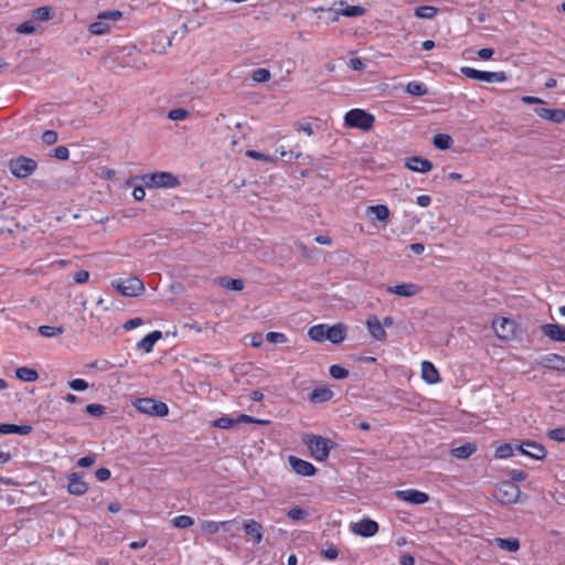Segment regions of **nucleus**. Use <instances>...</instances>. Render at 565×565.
Segmentation results:
<instances>
[{"instance_id":"nucleus-1","label":"nucleus","mask_w":565,"mask_h":565,"mask_svg":"<svg viewBox=\"0 0 565 565\" xmlns=\"http://www.w3.org/2000/svg\"><path fill=\"white\" fill-rule=\"evenodd\" d=\"M302 440L318 461L327 460L334 445L331 439L318 435H306Z\"/></svg>"},{"instance_id":"nucleus-59","label":"nucleus","mask_w":565,"mask_h":565,"mask_svg":"<svg viewBox=\"0 0 565 565\" xmlns=\"http://www.w3.org/2000/svg\"><path fill=\"white\" fill-rule=\"evenodd\" d=\"M95 463V456H84L82 457L78 461H77V465L81 467V468H88L90 466H93Z\"/></svg>"},{"instance_id":"nucleus-52","label":"nucleus","mask_w":565,"mask_h":565,"mask_svg":"<svg viewBox=\"0 0 565 565\" xmlns=\"http://www.w3.org/2000/svg\"><path fill=\"white\" fill-rule=\"evenodd\" d=\"M57 132L54 130H45L41 137L43 143L47 146L54 145L57 141Z\"/></svg>"},{"instance_id":"nucleus-64","label":"nucleus","mask_w":565,"mask_h":565,"mask_svg":"<svg viewBox=\"0 0 565 565\" xmlns=\"http://www.w3.org/2000/svg\"><path fill=\"white\" fill-rule=\"evenodd\" d=\"M494 50L490 47L480 49L478 51V56L482 60H489L493 56Z\"/></svg>"},{"instance_id":"nucleus-49","label":"nucleus","mask_w":565,"mask_h":565,"mask_svg":"<svg viewBox=\"0 0 565 565\" xmlns=\"http://www.w3.org/2000/svg\"><path fill=\"white\" fill-rule=\"evenodd\" d=\"M85 412L92 416H102L106 412V407L100 404H88Z\"/></svg>"},{"instance_id":"nucleus-32","label":"nucleus","mask_w":565,"mask_h":565,"mask_svg":"<svg viewBox=\"0 0 565 565\" xmlns=\"http://www.w3.org/2000/svg\"><path fill=\"white\" fill-rule=\"evenodd\" d=\"M369 214L373 215L377 221H385L390 216V210L384 204L371 205L367 207Z\"/></svg>"},{"instance_id":"nucleus-14","label":"nucleus","mask_w":565,"mask_h":565,"mask_svg":"<svg viewBox=\"0 0 565 565\" xmlns=\"http://www.w3.org/2000/svg\"><path fill=\"white\" fill-rule=\"evenodd\" d=\"M365 323H366V328H367L371 337L374 340L381 341V342H385L386 341L387 333H386L385 329L383 328L382 322L380 321V319L375 315L370 316L366 319Z\"/></svg>"},{"instance_id":"nucleus-20","label":"nucleus","mask_w":565,"mask_h":565,"mask_svg":"<svg viewBox=\"0 0 565 565\" xmlns=\"http://www.w3.org/2000/svg\"><path fill=\"white\" fill-rule=\"evenodd\" d=\"M33 427L31 425H15V424H8V423H0V434L1 435H10V434H18V435H29L32 433Z\"/></svg>"},{"instance_id":"nucleus-51","label":"nucleus","mask_w":565,"mask_h":565,"mask_svg":"<svg viewBox=\"0 0 565 565\" xmlns=\"http://www.w3.org/2000/svg\"><path fill=\"white\" fill-rule=\"evenodd\" d=\"M266 340L271 343H286L287 337L281 332L270 331L266 334Z\"/></svg>"},{"instance_id":"nucleus-36","label":"nucleus","mask_w":565,"mask_h":565,"mask_svg":"<svg viewBox=\"0 0 565 565\" xmlns=\"http://www.w3.org/2000/svg\"><path fill=\"white\" fill-rule=\"evenodd\" d=\"M32 18L39 21H47L53 18V9L49 6L39 7L33 10Z\"/></svg>"},{"instance_id":"nucleus-28","label":"nucleus","mask_w":565,"mask_h":565,"mask_svg":"<svg viewBox=\"0 0 565 565\" xmlns=\"http://www.w3.org/2000/svg\"><path fill=\"white\" fill-rule=\"evenodd\" d=\"M498 547L508 552H518L520 550V541L515 537H495L494 540Z\"/></svg>"},{"instance_id":"nucleus-38","label":"nucleus","mask_w":565,"mask_h":565,"mask_svg":"<svg viewBox=\"0 0 565 565\" xmlns=\"http://www.w3.org/2000/svg\"><path fill=\"white\" fill-rule=\"evenodd\" d=\"M514 454V447L511 443H503L495 449L494 457L498 459H507Z\"/></svg>"},{"instance_id":"nucleus-4","label":"nucleus","mask_w":565,"mask_h":565,"mask_svg":"<svg viewBox=\"0 0 565 565\" xmlns=\"http://www.w3.org/2000/svg\"><path fill=\"white\" fill-rule=\"evenodd\" d=\"M521 495L520 487L512 481H501L498 483L494 498L503 505H511L519 501Z\"/></svg>"},{"instance_id":"nucleus-7","label":"nucleus","mask_w":565,"mask_h":565,"mask_svg":"<svg viewBox=\"0 0 565 565\" xmlns=\"http://www.w3.org/2000/svg\"><path fill=\"white\" fill-rule=\"evenodd\" d=\"M461 73L467 76L468 78L481 81L486 83H493V82H505L508 79V76L504 72H487V71H479L469 66L461 67Z\"/></svg>"},{"instance_id":"nucleus-55","label":"nucleus","mask_w":565,"mask_h":565,"mask_svg":"<svg viewBox=\"0 0 565 565\" xmlns=\"http://www.w3.org/2000/svg\"><path fill=\"white\" fill-rule=\"evenodd\" d=\"M321 555L327 559H335L339 556V550L334 545L321 550Z\"/></svg>"},{"instance_id":"nucleus-10","label":"nucleus","mask_w":565,"mask_h":565,"mask_svg":"<svg viewBox=\"0 0 565 565\" xmlns=\"http://www.w3.org/2000/svg\"><path fill=\"white\" fill-rule=\"evenodd\" d=\"M379 523L369 518H364L356 523H353L351 530L354 534L362 537H371L379 532Z\"/></svg>"},{"instance_id":"nucleus-12","label":"nucleus","mask_w":565,"mask_h":565,"mask_svg":"<svg viewBox=\"0 0 565 565\" xmlns=\"http://www.w3.org/2000/svg\"><path fill=\"white\" fill-rule=\"evenodd\" d=\"M68 484L67 491L73 495H83L85 494L89 487L88 483L83 480V475L79 472H72L67 477Z\"/></svg>"},{"instance_id":"nucleus-61","label":"nucleus","mask_w":565,"mask_h":565,"mask_svg":"<svg viewBox=\"0 0 565 565\" xmlns=\"http://www.w3.org/2000/svg\"><path fill=\"white\" fill-rule=\"evenodd\" d=\"M203 530L211 533V534H214L218 531L220 529V524L216 523V522H213V521H206L203 523Z\"/></svg>"},{"instance_id":"nucleus-56","label":"nucleus","mask_w":565,"mask_h":565,"mask_svg":"<svg viewBox=\"0 0 565 565\" xmlns=\"http://www.w3.org/2000/svg\"><path fill=\"white\" fill-rule=\"evenodd\" d=\"M54 157L60 160H67L70 151L65 146H58L54 149Z\"/></svg>"},{"instance_id":"nucleus-46","label":"nucleus","mask_w":565,"mask_h":565,"mask_svg":"<svg viewBox=\"0 0 565 565\" xmlns=\"http://www.w3.org/2000/svg\"><path fill=\"white\" fill-rule=\"evenodd\" d=\"M36 31V24L32 20H28L19 24L17 32L21 34H33Z\"/></svg>"},{"instance_id":"nucleus-5","label":"nucleus","mask_w":565,"mask_h":565,"mask_svg":"<svg viewBox=\"0 0 565 565\" xmlns=\"http://www.w3.org/2000/svg\"><path fill=\"white\" fill-rule=\"evenodd\" d=\"M36 168V161L25 156H19L9 161V170L18 179L30 177Z\"/></svg>"},{"instance_id":"nucleus-8","label":"nucleus","mask_w":565,"mask_h":565,"mask_svg":"<svg viewBox=\"0 0 565 565\" xmlns=\"http://www.w3.org/2000/svg\"><path fill=\"white\" fill-rule=\"evenodd\" d=\"M113 286L126 297H136L145 291V285L138 277L113 282Z\"/></svg>"},{"instance_id":"nucleus-26","label":"nucleus","mask_w":565,"mask_h":565,"mask_svg":"<svg viewBox=\"0 0 565 565\" xmlns=\"http://www.w3.org/2000/svg\"><path fill=\"white\" fill-rule=\"evenodd\" d=\"M244 530L246 534L250 535L256 543H260L263 539V526L255 520H249L244 523Z\"/></svg>"},{"instance_id":"nucleus-29","label":"nucleus","mask_w":565,"mask_h":565,"mask_svg":"<svg viewBox=\"0 0 565 565\" xmlns=\"http://www.w3.org/2000/svg\"><path fill=\"white\" fill-rule=\"evenodd\" d=\"M15 376L23 382H35L39 379V373L34 369L21 366L15 370Z\"/></svg>"},{"instance_id":"nucleus-62","label":"nucleus","mask_w":565,"mask_h":565,"mask_svg":"<svg viewBox=\"0 0 565 565\" xmlns=\"http://www.w3.org/2000/svg\"><path fill=\"white\" fill-rule=\"evenodd\" d=\"M142 324L141 318H134L125 322L124 329L129 331Z\"/></svg>"},{"instance_id":"nucleus-24","label":"nucleus","mask_w":565,"mask_h":565,"mask_svg":"<svg viewBox=\"0 0 565 565\" xmlns=\"http://www.w3.org/2000/svg\"><path fill=\"white\" fill-rule=\"evenodd\" d=\"M477 451V445L475 443H466L459 447L452 448L450 455L458 459H468Z\"/></svg>"},{"instance_id":"nucleus-34","label":"nucleus","mask_w":565,"mask_h":565,"mask_svg":"<svg viewBox=\"0 0 565 565\" xmlns=\"http://www.w3.org/2000/svg\"><path fill=\"white\" fill-rule=\"evenodd\" d=\"M326 329H327L326 324L313 326L309 329L308 335L311 340H313L316 342H323L327 340Z\"/></svg>"},{"instance_id":"nucleus-25","label":"nucleus","mask_w":565,"mask_h":565,"mask_svg":"<svg viewBox=\"0 0 565 565\" xmlns=\"http://www.w3.org/2000/svg\"><path fill=\"white\" fill-rule=\"evenodd\" d=\"M333 397V392L329 387H318L315 388L310 395L309 401L311 403L318 404V403H324L330 401Z\"/></svg>"},{"instance_id":"nucleus-53","label":"nucleus","mask_w":565,"mask_h":565,"mask_svg":"<svg viewBox=\"0 0 565 565\" xmlns=\"http://www.w3.org/2000/svg\"><path fill=\"white\" fill-rule=\"evenodd\" d=\"M68 386L76 392H83L88 387V383L83 379H75L68 382Z\"/></svg>"},{"instance_id":"nucleus-19","label":"nucleus","mask_w":565,"mask_h":565,"mask_svg":"<svg viewBox=\"0 0 565 565\" xmlns=\"http://www.w3.org/2000/svg\"><path fill=\"white\" fill-rule=\"evenodd\" d=\"M420 287L413 282L401 284L387 288V291L401 297H413L418 294Z\"/></svg>"},{"instance_id":"nucleus-15","label":"nucleus","mask_w":565,"mask_h":565,"mask_svg":"<svg viewBox=\"0 0 565 565\" xmlns=\"http://www.w3.org/2000/svg\"><path fill=\"white\" fill-rule=\"evenodd\" d=\"M405 167L414 172L427 173L433 169V163L426 158L413 156L405 160Z\"/></svg>"},{"instance_id":"nucleus-16","label":"nucleus","mask_w":565,"mask_h":565,"mask_svg":"<svg viewBox=\"0 0 565 565\" xmlns=\"http://www.w3.org/2000/svg\"><path fill=\"white\" fill-rule=\"evenodd\" d=\"M327 340L333 344H340L345 340L347 326L343 323H337L334 326H327L326 329Z\"/></svg>"},{"instance_id":"nucleus-17","label":"nucleus","mask_w":565,"mask_h":565,"mask_svg":"<svg viewBox=\"0 0 565 565\" xmlns=\"http://www.w3.org/2000/svg\"><path fill=\"white\" fill-rule=\"evenodd\" d=\"M541 330L548 339L565 342V327L558 323H545L541 327Z\"/></svg>"},{"instance_id":"nucleus-42","label":"nucleus","mask_w":565,"mask_h":565,"mask_svg":"<svg viewBox=\"0 0 565 565\" xmlns=\"http://www.w3.org/2000/svg\"><path fill=\"white\" fill-rule=\"evenodd\" d=\"M330 375L335 380H344L349 377V370L340 364H333L329 369Z\"/></svg>"},{"instance_id":"nucleus-9","label":"nucleus","mask_w":565,"mask_h":565,"mask_svg":"<svg viewBox=\"0 0 565 565\" xmlns=\"http://www.w3.org/2000/svg\"><path fill=\"white\" fill-rule=\"evenodd\" d=\"M492 328L495 334L502 340H511L515 337L516 323L509 318H498L493 320Z\"/></svg>"},{"instance_id":"nucleus-35","label":"nucleus","mask_w":565,"mask_h":565,"mask_svg":"<svg viewBox=\"0 0 565 565\" xmlns=\"http://www.w3.org/2000/svg\"><path fill=\"white\" fill-rule=\"evenodd\" d=\"M438 13V9L433 6H420L415 8V17L419 19H433Z\"/></svg>"},{"instance_id":"nucleus-50","label":"nucleus","mask_w":565,"mask_h":565,"mask_svg":"<svg viewBox=\"0 0 565 565\" xmlns=\"http://www.w3.org/2000/svg\"><path fill=\"white\" fill-rule=\"evenodd\" d=\"M189 116V111L183 108H175L169 111L168 118L171 120H183Z\"/></svg>"},{"instance_id":"nucleus-48","label":"nucleus","mask_w":565,"mask_h":565,"mask_svg":"<svg viewBox=\"0 0 565 565\" xmlns=\"http://www.w3.org/2000/svg\"><path fill=\"white\" fill-rule=\"evenodd\" d=\"M547 437L555 441H565V427H558L548 430Z\"/></svg>"},{"instance_id":"nucleus-54","label":"nucleus","mask_w":565,"mask_h":565,"mask_svg":"<svg viewBox=\"0 0 565 565\" xmlns=\"http://www.w3.org/2000/svg\"><path fill=\"white\" fill-rule=\"evenodd\" d=\"M510 478L512 482H521L524 481L527 478V473L524 470L521 469H513L510 471Z\"/></svg>"},{"instance_id":"nucleus-3","label":"nucleus","mask_w":565,"mask_h":565,"mask_svg":"<svg viewBox=\"0 0 565 565\" xmlns=\"http://www.w3.org/2000/svg\"><path fill=\"white\" fill-rule=\"evenodd\" d=\"M141 180L148 188L172 189L180 185L179 179L173 173L166 171L143 174Z\"/></svg>"},{"instance_id":"nucleus-58","label":"nucleus","mask_w":565,"mask_h":565,"mask_svg":"<svg viewBox=\"0 0 565 565\" xmlns=\"http://www.w3.org/2000/svg\"><path fill=\"white\" fill-rule=\"evenodd\" d=\"M349 66L353 71H363L365 68L364 62L359 57L350 58Z\"/></svg>"},{"instance_id":"nucleus-41","label":"nucleus","mask_w":565,"mask_h":565,"mask_svg":"<svg viewBox=\"0 0 565 565\" xmlns=\"http://www.w3.org/2000/svg\"><path fill=\"white\" fill-rule=\"evenodd\" d=\"M63 332H64V328L62 326H60V327H52V326L39 327V333L45 338H53V337L62 334Z\"/></svg>"},{"instance_id":"nucleus-57","label":"nucleus","mask_w":565,"mask_h":565,"mask_svg":"<svg viewBox=\"0 0 565 565\" xmlns=\"http://www.w3.org/2000/svg\"><path fill=\"white\" fill-rule=\"evenodd\" d=\"M122 17V12L119 10L105 11L98 15L99 19H111L118 20Z\"/></svg>"},{"instance_id":"nucleus-2","label":"nucleus","mask_w":565,"mask_h":565,"mask_svg":"<svg viewBox=\"0 0 565 565\" xmlns=\"http://www.w3.org/2000/svg\"><path fill=\"white\" fill-rule=\"evenodd\" d=\"M375 117L364 109L354 108L349 110L344 116V124L350 128H358L369 131L373 128Z\"/></svg>"},{"instance_id":"nucleus-23","label":"nucleus","mask_w":565,"mask_h":565,"mask_svg":"<svg viewBox=\"0 0 565 565\" xmlns=\"http://www.w3.org/2000/svg\"><path fill=\"white\" fill-rule=\"evenodd\" d=\"M524 445L529 449L527 457L532 459L543 460L547 455V450L542 444L534 440H524Z\"/></svg>"},{"instance_id":"nucleus-13","label":"nucleus","mask_w":565,"mask_h":565,"mask_svg":"<svg viewBox=\"0 0 565 565\" xmlns=\"http://www.w3.org/2000/svg\"><path fill=\"white\" fill-rule=\"evenodd\" d=\"M289 463L292 470L299 476L312 477L317 472V468L311 462L300 459L296 456L289 457Z\"/></svg>"},{"instance_id":"nucleus-30","label":"nucleus","mask_w":565,"mask_h":565,"mask_svg":"<svg viewBox=\"0 0 565 565\" xmlns=\"http://www.w3.org/2000/svg\"><path fill=\"white\" fill-rule=\"evenodd\" d=\"M454 143V140L448 134H437L433 138V145L435 148L439 150L450 149Z\"/></svg>"},{"instance_id":"nucleus-45","label":"nucleus","mask_w":565,"mask_h":565,"mask_svg":"<svg viewBox=\"0 0 565 565\" xmlns=\"http://www.w3.org/2000/svg\"><path fill=\"white\" fill-rule=\"evenodd\" d=\"M252 78L257 83H266L270 79V72L267 68H257L253 72Z\"/></svg>"},{"instance_id":"nucleus-37","label":"nucleus","mask_w":565,"mask_h":565,"mask_svg":"<svg viewBox=\"0 0 565 565\" xmlns=\"http://www.w3.org/2000/svg\"><path fill=\"white\" fill-rule=\"evenodd\" d=\"M110 30V24L104 21H96L88 25V31L93 35H104Z\"/></svg>"},{"instance_id":"nucleus-22","label":"nucleus","mask_w":565,"mask_h":565,"mask_svg":"<svg viewBox=\"0 0 565 565\" xmlns=\"http://www.w3.org/2000/svg\"><path fill=\"white\" fill-rule=\"evenodd\" d=\"M162 338V332L159 331V330H156V331H152L150 332L149 334H147L146 337H143L138 343H137V348L139 350H142L147 353L151 352L152 349H153V345L156 344V342L158 340H160Z\"/></svg>"},{"instance_id":"nucleus-63","label":"nucleus","mask_w":565,"mask_h":565,"mask_svg":"<svg viewBox=\"0 0 565 565\" xmlns=\"http://www.w3.org/2000/svg\"><path fill=\"white\" fill-rule=\"evenodd\" d=\"M89 273L87 270H79L74 275V280L77 284H84L88 280Z\"/></svg>"},{"instance_id":"nucleus-40","label":"nucleus","mask_w":565,"mask_h":565,"mask_svg":"<svg viewBox=\"0 0 565 565\" xmlns=\"http://www.w3.org/2000/svg\"><path fill=\"white\" fill-rule=\"evenodd\" d=\"M286 515L291 520V521H302L305 520L306 518L309 516V512L303 509V508H300V507H295L292 509H289L287 512H286Z\"/></svg>"},{"instance_id":"nucleus-11","label":"nucleus","mask_w":565,"mask_h":565,"mask_svg":"<svg viewBox=\"0 0 565 565\" xmlns=\"http://www.w3.org/2000/svg\"><path fill=\"white\" fill-rule=\"evenodd\" d=\"M395 495L402 501L418 505L424 504L429 500L427 493L415 489L397 490Z\"/></svg>"},{"instance_id":"nucleus-6","label":"nucleus","mask_w":565,"mask_h":565,"mask_svg":"<svg viewBox=\"0 0 565 565\" xmlns=\"http://www.w3.org/2000/svg\"><path fill=\"white\" fill-rule=\"evenodd\" d=\"M134 405L140 413L151 416L164 417L169 413V408L166 403L150 397L138 398Z\"/></svg>"},{"instance_id":"nucleus-44","label":"nucleus","mask_w":565,"mask_h":565,"mask_svg":"<svg viewBox=\"0 0 565 565\" xmlns=\"http://www.w3.org/2000/svg\"><path fill=\"white\" fill-rule=\"evenodd\" d=\"M194 523L193 519L189 515H179L172 520V524L178 529H188Z\"/></svg>"},{"instance_id":"nucleus-18","label":"nucleus","mask_w":565,"mask_h":565,"mask_svg":"<svg viewBox=\"0 0 565 565\" xmlns=\"http://www.w3.org/2000/svg\"><path fill=\"white\" fill-rule=\"evenodd\" d=\"M535 114L546 120L555 124H562L565 121V110L563 109H550V108H535Z\"/></svg>"},{"instance_id":"nucleus-31","label":"nucleus","mask_w":565,"mask_h":565,"mask_svg":"<svg viewBox=\"0 0 565 565\" xmlns=\"http://www.w3.org/2000/svg\"><path fill=\"white\" fill-rule=\"evenodd\" d=\"M220 285L225 289L234 291H242L245 286L243 279L230 277H222L220 279Z\"/></svg>"},{"instance_id":"nucleus-60","label":"nucleus","mask_w":565,"mask_h":565,"mask_svg":"<svg viewBox=\"0 0 565 565\" xmlns=\"http://www.w3.org/2000/svg\"><path fill=\"white\" fill-rule=\"evenodd\" d=\"M95 476L99 481H107L108 479H110L111 473L110 470L107 468H99L96 470Z\"/></svg>"},{"instance_id":"nucleus-39","label":"nucleus","mask_w":565,"mask_h":565,"mask_svg":"<svg viewBox=\"0 0 565 565\" xmlns=\"http://www.w3.org/2000/svg\"><path fill=\"white\" fill-rule=\"evenodd\" d=\"M365 8L362 6H347L344 9L340 10L338 14L348 17V18H356L361 17L365 13Z\"/></svg>"},{"instance_id":"nucleus-33","label":"nucleus","mask_w":565,"mask_h":565,"mask_svg":"<svg viewBox=\"0 0 565 565\" xmlns=\"http://www.w3.org/2000/svg\"><path fill=\"white\" fill-rule=\"evenodd\" d=\"M406 92L412 96L419 97L426 95L428 93V88L424 83L414 81L406 85Z\"/></svg>"},{"instance_id":"nucleus-47","label":"nucleus","mask_w":565,"mask_h":565,"mask_svg":"<svg viewBox=\"0 0 565 565\" xmlns=\"http://www.w3.org/2000/svg\"><path fill=\"white\" fill-rule=\"evenodd\" d=\"M246 156L248 158H252V159H255V160H263V161H266V162H276L277 161L271 156L265 154L263 152H258L256 150H247L246 151Z\"/></svg>"},{"instance_id":"nucleus-21","label":"nucleus","mask_w":565,"mask_h":565,"mask_svg":"<svg viewBox=\"0 0 565 565\" xmlns=\"http://www.w3.org/2000/svg\"><path fill=\"white\" fill-rule=\"evenodd\" d=\"M422 377L428 384H436L440 381L438 370L428 361L422 363Z\"/></svg>"},{"instance_id":"nucleus-27","label":"nucleus","mask_w":565,"mask_h":565,"mask_svg":"<svg viewBox=\"0 0 565 565\" xmlns=\"http://www.w3.org/2000/svg\"><path fill=\"white\" fill-rule=\"evenodd\" d=\"M562 360V355L556 353H550L541 358L537 364L542 367L558 371L559 364Z\"/></svg>"},{"instance_id":"nucleus-43","label":"nucleus","mask_w":565,"mask_h":565,"mask_svg":"<svg viewBox=\"0 0 565 565\" xmlns=\"http://www.w3.org/2000/svg\"><path fill=\"white\" fill-rule=\"evenodd\" d=\"M236 425L235 418L222 416L213 422V426L222 429H230Z\"/></svg>"}]
</instances>
